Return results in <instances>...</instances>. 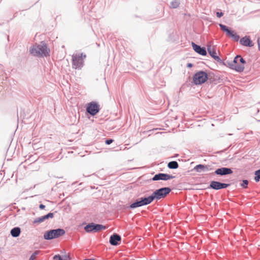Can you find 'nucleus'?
Returning a JSON list of instances; mask_svg holds the SVG:
<instances>
[{
	"label": "nucleus",
	"instance_id": "obj_7",
	"mask_svg": "<svg viewBox=\"0 0 260 260\" xmlns=\"http://www.w3.org/2000/svg\"><path fill=\"white\" fill-rule=\"evenodd\" d=\"M240 55H237L233 61H226V63L229 67L233 70L238 72H242L244 69V66L243 64H239V58Z\"/></svg>",
	"mask_w": 260,
	"mask_h": 260
},
{
	"label": "nucleus",
	"instance_id": "obj_4",
	"mask_svg": "<svg viewBox=\"0 0 260 260\" xmlns=\"http://www.w3.org/2000/svg\"><path fill=\"white\" fill-rule=\"evenodd\" d=\"M171 191V189L169 187H164L156 189L151 194L153 198V200L156 201L161 199L165 198Z\"/></svg>",
	"mask_w": 260,
	"mask_h": 260
},
{
	"label": "nucleus",
	"instance_id": "obj_1",
	"mask_svg": "<svg viewBox=\"0 0 260 260\" xmlns=\"http://www.w3.org/2000/svg\"><path fill=\"white\" fill-rule=\"evenodd\" d=\"M30 53L35 56L43 57L49 55L50 50L46 43L41 42L40 44H36L29 49Z\"/></svg>",
	"mask_w": 260,
	"mask_h": 260
},
{
	"label": "nucleus",
	"instance_id": "obj_13",
	"mask_svg": "<svg viewBox=\"0 0 260 260\" xmlns=\"http://www.w3.org/2000/svg\"><path fill=\"white\" fill-rule=\"evenodd\" d=\"M213 168L211 165H205L202 164H199L194 167L193 170L198 173L202 172H208L213 170Z\"/></svg>",
	"mask_w": 260,
	"mask_h": 260
},
{
	"label": "nucleus",
	"instance_id": "obj_12",
	"mask_svg": "<svg viewBox=\"0 0 260 260\" xmlns=\"http://www.w3.org/2000/svg\"><path fill=\"white\" fill-rule=\"evenodd\" d=\"M233 173V172L231 168L221 167L217 169L214 172V174L220 176H223L232 174Z\"/></svg>",
	"mask_w": 260,
	"mask_h": 260
},
{
	"label": "nucleus",
	"instance_id": "obj_35",
	"mask_svg": "<svg viewBox=\"0 0 260 260\" xmlns=\"http://www.w3.org/2000/svg\"><path fill=\"white\" fill-rule=\"evenodd\" d=\"M257 171H258V173H260V169H258V170H257Z\"/></svg>",
	"mask_w": 260,
	"mask_h": 260
},
{
	"label": "nucleus",
	"instance_id": "obj_15",
	"mask_svg": "<svg viewBox=\"0 0 260 260\" xmlns=\"http://www.w3.org/2000/svg\"><path fill=\"white\" fill-rule=\"evenodd\" d=\"M121 240V236L117 234L114 233L110 236L109 242L113 246H117Z\"/></svg>",
	"mask_w": 260,
	"mask_h": 260
},
{
	"label": "nucleus",
	"instance_id": "obj_28",
	"mask_svg": "<svg viewBox=\"0 0 260 260\" xmlns=\"http://www.w3.org/2000/svg\"><path fill=\"white\" fill-rule=\"evenodd\" d=\"M114 141V140L112 139H108L106 140L105 141V144L107 145H110Z\"/></svg>",
	"mask_w": 260,
	"mask_h": 260
},
{
	"label": "nucleus",
	"instance_id": "obj_3",
	"mask_svg": "<svg viewBox=\"0 0 260 260\" xmlns=\"http://www.w3.org/2000/svg\"><path fill=\"white\" fill-rule=\"evenodd\" d=\"M86 55L83 53L73 54L72 55V66L75 69H81L84 64L83 59Z\"/></svg>",
	"mask_w": 260,
	"mask_h": 260
},
{
	"label": "nucleus",
	"instance_id": "obj_26",
	"mask_svg": "<svg viewBox=\"0 0 260 260\" xmlns=\"http://www.w3.org/2000/svg\"><path fill=\"white\" fill-rule=\"evenodd\" d=\"M254 180L255 181V182H258L260 181V173H258V171L256 170L254 172Z\"/></svg>",
	"mask_w": 260,
	"mask_h": 260
},
{
	"label": "nucleus",
	"instance_id": "obj_23",
	"mask_svg": "<svg viewBox=\"0 0 260 260\" xmlns=\"http://www.w3.org/2000/svg\"><path fill=\"white\" fill-rule=\"evenodd\" d=\"M167 166L170 169H176L179 167V165L176 161H171L168 164Z\"/></svg>",
	"mask_w": 260,
	"mask_h": 260
},
{
	"label": "nucleus",
	"instance_id": "obj_29",
	"mask_svg": "<svg viewBox=\"0 0 260 260\" xmlns=\"http://www.w3.org/2000/svg\"><path fill=\"white\" fill-rule=\"evenodd\" d=\"M239 62H240L241 63V64H243L244 65L245 63H246V61L245 60L240 56V57H239Z\"/></svg>",
	"mask_w": 260,
	"mask_h": 260
},
{
	"label": "nucleus",
	"instance_id": "obj_16",
	"mask_svg": "<svg viewBox=\"0 0 260 260\" xmlns=\"http://www.w3.org/2000/svg\"><path fill=\"white\" fill-rule=\"evenodd\" d=\"M192 47L193 49L198 53L203 56L206 55L207 51L206 48L204 47H201L200 46L195 44L193 42L191 43Z\"/></svg>",
	"mask_w": 260,
	"mask_h": 260
},
{
	"label": "nucleus",
	"instance_id": "obj_9",
	"mask_svg": "<svg viewBox=\"0 0 260 260\" xmlns=\"http://www.w3.org/2000/svg\"><path fill=\"white\" fill-rule=\"evenodd\" d=\"M219 26L223 31L225 32L226 35L232 38L235 41L237 42L239 41L240 36L235 33L234 30L222 24H219Z\"/></svg>",
	"mask_w": 260,
	"mask_h": 260
},
{
	"label": "nucleus",
	"instance_id": "obj_22",
	"mask_svg": "<svg viewBox=\"0 0 260 260\" xmlns=\"http://www.w3.org/2000/svg\"><path fill=\"white\" fill-rule=\"evenodd\" d=\"M53 259L54 260H70V257L67 255L61 256L59 254H56L53 256Z\"/></svg>",
	"mask_w": 260,
	"mask_h": 260
},
{
	"label": "nucleus",
	"instance_id": "obj_34",
	"mask_svg": "<svg viewBox=\"0 0 260 260\" xmlns=\"http://www.w3.org/2000/svg\"><path fill=\"white\" fill-rule=\"evenodd\" d=\"M29 260H35L32 257H29Z\"/></svg>",
	"mask_w": 260,
	"mask_h": 260
},
{
	"label": "nucleus",
	"instance_id": "obj_25",
	"mask_svg": "<svg viewBox=\"0 0 260 260\" xmlns=\"http://www.w3.org/2000/svg\"><path fill=\"white\" fill-rule=\"evenodd\" d=\"M249 181L246 179H244L242 180L241 183H240V186L243 188H247L248 187Z\"/></svg>",
	"mask_w": 260,
	"mask_h": 260
},
{
	"label": "nucleus",
	"instance_id": "obj_31",
	"mask_svg": "<svg viewBox=\"0 0 260 260\" xmlns=\"http://www.w3.org/2000/svg\"><path fill=\"white\" fill-rule=\"evenodd\" d=\"M39 208L40 209H44L45 208V206L43 204H40L39 205Z\"/></svg>",
	"mask_w": 260,
	"mask_h": 260
},
{
	"label": "nucleus",
	"instance_id": "obj_5",
	"mask_svg": "<svg viewBox=\"0 0 260 260\" xmlns=\"http://www.w3.org/2000/svg\"><path fill=\"white\" fill-rule=\"evenodd\" d=\"M208 79V74L203 71L195 73L193 76V81L195 85H201L204 83Z\"/></svg>",
	"mask_w": 260,
	"mask_h": 260
},
{
	"label": "nucleus",
	"instance_id": "obj_6",
	"mask_svg": "<svg viewBox=\"0 0 260 260\" xmlns=\"http://www.w3.org/2000/svg\"><path fill=\"white\" fill-rule=\"evenodd\" d=\"M106 228V226L102 224L91 222L85 225L84 229L87 233H96L102 230H105Z\"/></svg>",
	"mask_w": 260,
	"mask_h": 260
},
{
	"label": "nucleus",
	"instance_id": "obj_18",
	"mask_svg": "<svg viewBox=\"0 0 260 260\" xmlns=\"http://www.w3.org/2000/svg\"><path fill=\"white\" fill-rule=\"evenodd\" d=\"M240 43L242 45L246 47H252L253 46L252 41L251 40L249 36H245L242 38L240 40Z\"/></svg>",
	"mask_w": 260,
	"mask_h": 260
},
{
	"label": "nucleus",
	"instance_id": "obj_2",
	"mask_svg": "<svg viewBox=\"0 0 260 260\" xmlns=\"http://www.w3.org/2000/svg\"><path fill=\"white\" fill-rule=\"evenodd\" d=\"M65 233L66 232L63 229L58 228L56 229L50 230L44 233V238L47 240H51L63 236Z\"/></svg>",
	"mask_w": 260,
	"mask_h": 260
},
{
	"label": "nucleus",
	"instance_id": "obj_11",
	"mask_svg": "<svg viewBox=\"0 0 260 260\" xmlns=\"http://www.w3.org/2000/svg\"><path fill=\"white\" fill-rule=\"evenodd\" d=\"M175 177L174 176H172V175H169L165 173H159L155 174L152 180L153 181H157V180H164L167 181L171 179L174 178Z\"/></svg>",
	"mask_w": 260,
	"mask_h": 260
},
{
	"label": "nucleus",
	"instance_id": "obj_30",
	"mask_svg": "<svg viewBox=\"0 0 260 260\" xmlns=\"http://www.w3.org/2000/svg\"><path fill=\"white\" fill-rule=\"evenodd\" d=\"M216 16L218 18H220L221 17H222L223 15V13L221 12H217L216 13Z\"/></svg>",
	"mask_w": 260,
	"mask_h": 260
},
{
	"label": "nucleus",
	"instance_id": "obj_36",
	"mask_svg": "<svg viewBox=\"0 0 260 260\" xmlns=\"http://www.w3.org/2000/svg\"><path fill=\"white\" fill-rule=\"evenodd\" d=\"M257 112H259V109H257Z\"/></svg>",
	"mask_w": 260,
	"mask_h": 260
},
{
	"label": "nucleus",
	"instance_id": "obj_27",
	"mask_svg": "<svg viewBox=\"0 0 260 260\" xmlns=\"http://www.w3.org/2000/svg\"><path fill=\"white\" fill-rule=\"evenodd\" d=\"M39 253V250L35 251L30 256V257H32L33 259H35L36 256Z\"/></svg>",
	"mask_w": 260,
	"mask_h": 260
},
{
	"label": "nucleus",
	"instance_id": "obj_14",
	"mask_svg": "<svg viewBox=\"0 0 260 260\" xmlns=\"http://www.w3.org/2000/svg\"><path fill=\"white\" fill-rule=\"evenodd\" d=\"M207 51L210 55L214 58L216 61L219 63H223L222 60L220 59V58L217 55L216 52V50L213 47H212L211 45L207 46Z\"/></svg>",
	"mask_w": 260,
	"mask_h": 260
},
{
	"label": "nucleus",
	"instance_id": "obj_24",
	"mask_svg": "<svg viewBox=\"0 0 260 260\" xmlns=\"http://www.w3.org/2000/svg\"><path fill=\"white\" fill-rule=\"evenodd\" d=\"M180 4V0H173L170 3V7L173 9H175L178 8Z\"/></svg>",
	"mask_w": 260,
	"mask_h": 260
},
{
	"label": "nucleus",
	"instance_id": "obj_32",
	"mask_svg": "<svg viewBox=\"0 0 260 260\" xmlns=\"http://www.w3.org/2000/svg\"><path fill=\"white\" fill-rule=\"evenodd\" d=\"M258 47L259 50H260V37L257 40Z\"/></svg>",
	"mask_w": 260,
	"mask_h": 260
},
{
	"label": "nucleus",
	"instance_id": "obj_10",
	"mask_svg": "<svg viewBox=\"0 0 260 260\" xmlns=\"http://www.w3.org/2000/svg\"><path fill=\"white\" fill-rule=\"evenodd\" d=\"M230 186V184L222 183L217 181H212L210 182L208 188L214 190H219L226 188Z\"/></svg>",
	"mask_w": 260,
	"mask_h": 260
},
{
	"label": "nucleus",
	"instance_id": "obj_37",
	"mask_svg": "<svg viewBox=\"0 0 260 260\" xmlns=\"http://www.w3.org/2000/svg\"><path fill=\"white\" fill-rule=\"evenodd\" d=\"M258 121H260V120H259Z\"/></svg>",
	"mask_w": 260,
	"mask_h": 260
},
{
	"label": "nucleus",
	"instance_id": "obj_17",
	"mask_svg": "<svg viewBox=\"0 0 260 260\" xmlns=\"http://www.w3.org/2000/svg\"><path fill=\"white\" fill-rule=\"evenodd\" d=\"M54 213L50 212L45 215H44V216H41V217L36 218L34 220L33 223L34 224L41 223V222L44 221L46 219H48L49 218H52L54 217Z\"/></svg>",
	"mask_w": 260,
	"mask_h": 260
},
{
	"label": "nucleus",
	"instance_id": "obj_21",
	"mask_svg": "<svg viewBox=\"0 0 260 260\" xmlns=\"http://www.w3.org/2000/svg\"><path fill=\"white\" fill-rule=\"evenodd\" d=\"M143 206L141 200L140 198L137 199L134 202L132 203L129 206L128 208L131 209H133L136 208H138L140 207Z\"/></svg>",
	"mask_w": 260,
	"mask_h": 260
},
{
	"label": "nucleus",
	"instance_id": "obj_20",
	"mask_svg": "<svg viewBox=\"0 0 260 260\" xmlns=\"http://www.w3.org/2000/svg\"><path fill=\"white\" fill-rule=\"evenodd\" d=\"M21 233V229L19 227L13 228L10 232L11 236L14 238H16L19 236Z\"/></svg>",
	"mask_w": 260,
	"mask_h": 260
},
{
	"label": "nucleus",
	"instance_id": "obj_8",
	"mask_svg": "<svg viewBox=\"0 0 260 260\" xmlns=\"http://www.w3.org/2000/svg\"><path fill=\"white\" fill-rule=\"evenodd\" d=\"M86 112L91 116H94L100 111V106L95 102H91L88 104Z\"/></svg>",
	"mask_w": 260,
	"mask_h": 260
},
{
	"label": "nucleus",
	"instance_id": "obj_19",
	"mask_svg": "<svg viewBox=\"0 0 260 260\" xmlns=\"http://www.w3.org/2000/svg\"><path fill=\"white\" fill-rule=\"evenodd\" d=\"M139 198L143 206L149 205L154 201L152 194L148 197H143Z\"/></svg>",
	"mask_w": 260,
	"mask_h": 260
},
{
	"label": "nucleus",
	"instance_id": "obj_33",
	"mask_svg": "<svg viewBox=\"0 0 260 260\" xmlns=\"http://www.w3.org/2000/svg\"><path fill=\"white\" fill-rule=\"evenodd\" d=\"M192 67V63H187V67H188V68H191V67Z\"/></svg>",
	"mask_w": 260,
	"mask_h": 260
}]
</instances>
